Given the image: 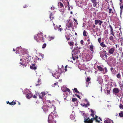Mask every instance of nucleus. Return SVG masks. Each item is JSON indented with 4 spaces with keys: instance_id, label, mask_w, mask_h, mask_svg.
I'll use <instances>...</instances> for the list:
<instances>
[{
    "instance_id": "nucleus-3",
    "label": "nucleus",
    "mask_w": 123,
    "mask_h": 123,
    "mask_svg": "<svg viewBox=\"0 0 123 123\" xmlns=\"http://www.w3.org/2000/svg\"><path fill=\"white\" fill-rule=\"evenodd\" d=\"M56 113H52V112L49 115L48 118V121L49 123H56L55 121L54 120V118L55 117Z\"/></svg>"
},
{
    "instance_id": "nucleus-10",
    "label": "nucleus",
    "mask_w": 123,
    "mask_h": 123,
    "mask_svg": "<svg viewBox=\"0 0 123 123\" xmlns=\"http://www.w3.org/2000/svg\"><path fill=\"white\" fill-rule=\"evenodd\" d=\"M95 24L97 25L98 24H99V26H101L102 24L103 23V21L99 19H96L95 20Z\"/></svg>"
},
{
    "instance_id": "nucleus-6",
    "label": "nucleus",
    "mask_w": 123,
    "mask_h": 123,
    "mask_svg": "<svg viewBox=\"0 0 123 123\" xmlns=\"http://www.w3.org/2000/svg\"><path fill=\"white\" fill-rule=\"evenodd\" d=\"M108 61L111 65H114L116 63L115 59L112 56H110L109 58Z\"/></svg>"
},
{
    "instance_id": "nucleus-63",
    "label": "nucleus",
    "mask_w": 123,
    "mask_h": 123,
    "mask_svg": "<svg viewBox=\"0 0 123 123\" xmlns=\"http://www.w3.org/2000/svg\"><path fill=\"white\" fill-rule=\"evenodd\" d=\"M113 68H112V67H111V69H110V70H111V71H112L113 69Z\"/></svg>"
},
{
    "instance_id": "nucleus-7",
    "label": "nucleus",
    "mask_w": 123,
    "mask_h": 123,
    "mask_svg": "<svg viewBox=\"0 0 123 123\" xmlns=\"http://www.w3.org/2000/svg\"><path fill=\"white\" fill-rule=\"evenodd\" d=\"M58 72L57 71L54 74L52 73V74L53 76L55 77L56 79H58L60 77V75L61 73V72Z\"/></svg>"
},
{
    "instance_id": "nucleus-12",
    "label": "nucleus",
    "mask_w": 123,
    "mask_h": 123,
    "mask_svg": "<svg viewBox=\"0 0 123 123\" xmlns=\"http://www.w3.org/2000/svg\"><path fill=\"white\" fill-rule=\"evenodd\" d=\"M42 108L44 111L45 113L46 112H48V111L49 108L47 106L44 105L43 106Z\"/></svg>"
},
{
    "instance_id": "nucleus-53",
    "label": "nucleus",
    "mask_w": 123,
    "mask_h": 123,
    "mask_svg": "<svg viewBox=\"0 0 123 123\" xmlns=\"http://www.w3.org/2000/svg\"><path fill=\"white\" fill-rule=\"evenodd\" d=\"M51 102L49 100H47V105H48V104H49Z\"/></svg>"
},
{
    "instance_id": "nucleus-1",
    "label": "nucleus",
    "mask_w": 123,
    "mask_h": 123,
    "mask_svg": "<svg viewBox=\"0 0 123 123\" xmlns=\"http://www.w3.org/2000/svg\"><path fill=\"white\" fill-rule=\"evenodd\" d=\"M45 37L43 35L42 33H39L34 36V39L37 42H44Z\"/></svg>"
},
{
    "instance_id": "nucleus-31",
    "label": "nucleus",
    "mask_w": 123,
    "mask_h": 123,
    "mask_svg": "<svg viewBox=\"0 0 123 123\" xmlns=\"http://www.w3.org/2000/svg\"><path fill=\"white\" fill-rule=\"evenodd\" d=\"M52 105H53L52 103L51 102L49 104H48L47 105H45L48 106V107L49 108V107L52 106Z\"/></svg>"
},
{
    "instance_id": "nucleus-48",
    "label": "nucleus",
    "mask_w": 123,
    "mask_h": 123,
    "mask_svg": "<svg viewBox=\"0 0 123 123\" xmlns=\"http://www.w3.org/2000/svg\"><path fill=\"white\" fill-rule=\"evenodd\" d=\"M11 103L12 104V105H15L16 103V102L12 101L11 102Z\"/></svg>"
},
{
    "instance_id": "nucleus-20",
    "label": "nucleus",
    "mask_w": 123,
    "mask_h": 123,
    "mask_svg": "<svg viewBox=\"0 0 123 123\" xmlns=\"http://www.w3.org/2000/svg\"><path fill=\"white\" fill-rule=\"evenodd\" d=\"M100 45L103 48L106 47V45H105L104 43L103 42H102L101 43H100Z\"/></svg>"
},
{
    "instance_id": "nucleus-38",
    "label": "nucleus",
    "mask_w": 123,
    "mask_h": 123,
    "mask_svg": "<svg viewBox=\"0 0 123 123\" xmlns=\"http://www.w3.org/2000/svg\"><path fill=\"white\" fill-rule=\"evenodd\" d=\"M46 43H44L43 44L42 46V48L43 49H44L45 48L46 46Z\"/></svg>"
},
{
    "instance_id": "nucleus-59",
    "label": "nucleus",
    "mask_w": 123,
    "mask_h": 123,
    "mask_svg": "<svg viewBox=\"0 0 123 123\" xmlns=\"http://www.w3.org/2000/svg\"><path fill=\"white\" fill-rule=\"evenodd\" d=\"M80 105H81L83 107H84V106L85 107V104H84L83 105L81 104H80Z\"/></svg>"
},
{
    "instance_id": "nucleus-23",
    "label": "nucleus",
    "mask_w": 123,
    "mask_h": 123,
    "mask_svg": "<svg viewBox=\"0 0 123 123\" xmlns=\"http://www.w3.org/2000/svg\"><path fill=\"white\" fill-rule=\"evenodd\" d=\"M90 111L91 113V114L90 115L92 117H94L95 115L94 111L92 109L90 110Z\"/></svg>"
},
{
    "instance_id": "nucleus-25",
    "label": "nucleus",
    "mask_w": 123,
    "mask_h": 123,
    "mask_svg": "<svg viewBox=\"0 0 123 123\" xmlns=\"http://www.w3.org/2000/svg\"><path fill=\"white\" fill-rule=\"evenodd\" d=\"M74 43L72 41L68 43L69 45L72 47H73L74 46Z\"/></svg>"
},
{
    "instance_id": "nucleus-41",
    "label": "nucleus",
    "mask_w": 123,
    "mask_h": 123,
    "mask_svg": "<svg viewBox=\"0 0 123 123\" xmlns=\"http://www.w3.org/2000/svg\"><path fill=\"white\" fill-rule=\"evenodd\" d=\"M90 80V78H89L88 77H87L86 79V82H88Z\"/></svg>"
},
{
    "instance_id": "nucleus-58",
    "label": "nucleus",
    "mask_w": 123,
    "mask_h": 123,
    "mask_svg": "<svg viewBox=\"0 0 123 123\" xmlns=\"http://www.w3.org/2000/svg\"><path fill=\"white\" fill-rule=\"evenodd\" d=\"M33 98H37V96L35 95H34L33 96Z\"/></svg>"
},
{
    "instance_id": "nucleus-28",
    "label": "nucleus",
    "mask_w": 123,
    "mask_h": 123,
    "mask_svg": "<svg viewBox=\"0 0 123 123\" xmlns=\"http://www.w3.org/2000/svg\"><path fill=\"white\" fill-rule=\"evenodd\" d=\"M41 80L40 79H38V84H36V86H38L41 83Z\"/></svg>"
},
{
    "instance_id": "nucleus-42",
    "label": "nucleus",
    "mask_w": 123,
    "mask_h": 123,
    "mask_svg": "<svg viewBox=\"0 0 123 123\" xmlns=\"http://www.w3.org/2000/svg\"><path fill=\"white\" fill-rule=\"evenodd\" d=\"M119 108L121 109H123V104H120L119 105Z\"/></svg>"
},
{
    "instance_id": "nucleus-8",
    "label": "nucleus",
    "mask_w": 123,
    "mask_h": 123,
    "mask_svg": "<svg viewBox=\"0 0 123 123\" xmlns=\"http://www.w3.org/2000/svg\"><path fill=\"white\" fill-rule=\"evenodd\" d=\"M56 110V108L55 107L54 105H52V106L49 108V111L50 112H51V113L53 112H55V110Z\"/></svg>"
},
{
    "instance_id": "nucleus-40",
    "label": "nucleus",
    "mask_w": 123,
    "mask_h": 123,
    "mask_svg": "<svg viewBox=\"0 0 123 123\" xmlns=\"http://www.w3.org/2000/svg\"><path fill=\"white\" fill-rule=\"evenodd\" d=\"M109 26L110 27V31H113V28H112V27L111 26V25H109Z\"/></svg>"
},
{
    "instance_id": "nucleus-44",
    "label": "nucleus",
    "mask_w": 123,
    "mask_h": 123,
    "mask_svg": "<svg viewBox=\"0 0 123 123\" xmlns=\"http://www.w3.org/2000/svg\"><path fill=\"white\" fill-rule=\"evenodd\" d=\"M101 37L99 38L98 39V42L99 43H101Z\"/></svg>"
},
{
    "instance_id": "nucleus-29",
    "label": "nucleus",
    "mask_w": 123,
    "mask_h": 123,
    "mask_svg": "<svg viewBox=\"0 0 123 123\" xmlns=\"http://www.w3.org/2000/svg\"><path fill=\"white\" fill-rule=\"evenodd\" d=\"M49 41L51 40L52 39H53L54 38V37H51L49 36Z\"/></svg>"
},
{
    "instance_id": "nucleus-54",
    "label": "nucleus",
    "mask_w": 123,
    "mask_h": 123,
    "mask_svg": "<svg viewBox=\"0 0 123 123\" xmlns=\"http://www.w3.org/2000/svg\"><path fill=\"white\" fill-rule=\"evenodd\" d=\"M112 9H111V8H110L109 9V13H111V11H112Z\"/></svg>"
},
{
    "instance_id": "nucleus-49",
    "label": "nucleus",
    "mask_w": 123,
    "mask_h": 123,
    "mask_svg": "<svg viewBox=\"0 0 123 123\" xmlns=\"http://www.w3.org/2000/svg\"><path fill=\"white\" fill-rule=\"evenodd\" d=\"M111 34L114 37H115V36H114V33L113 32V31H111Z\"/></svg>"
},
{
    "instance_id": "nucleus-22",
    "label": "nucleus",
    "mask_w": 123,
    "mask_h": 123,
    "mask_svg": "<svg viewBox=\"0 0 123 123\" xmlns=\"http://www.w3.org/2000/svg\"><path fill=\"white\" fill-rule=\"evenodd\" d=\"M93 45L92 44L91 45H90L89 46V48H90V50L92 51V52H93Z\"/></svg>"
},
{
    "instance_id": "nucleus-56",
    "label": "nucleus",
    "mask_w": 123,
    "mask_h": 123,
    "mask_svg": "<svg viewBox=\"0 0 123 123\" xmlns=\"http://www.w3.org/2000/svg\"><path fill=\"white\" fill-rule=\"evenodd\" d=\"M74 21H75V22L77 23V24H78L77 20H76L75 18H74Z\"/></svg>"
},
{
    "instance_id": "nucleus-11",
    "label": "nucleus",
    "mask_w": 123,
    "mask_h": 123,
    "mask_svg": "<svg viewBox=\"0 0 123 123\" xmlns=\"http://www.w3.org/2000/svg\"><path fill=\"white\" fill-rule=\"evenodd\" d=\"M61 89L62 91L63 92H68L70 93V91L69 89L67 87H62L61 88Z\"/></svg>"
},
{
    "instance_id": "nucleus-4",
    "label": "nucleus",
    "mask_w": 123,
    "mask_h": 123,
    "mask_svg": "<svg viewBox=\"0 0 123 123\" xmlns=\"http://www.w3.org/2000/svg\"><path fill=\"white\" fill-rule=\"evenodd\" d=\"M100 55L101 57L104 60H106L107 59V56L106 55V52L105 50L101 51L100 52Z\"/></svg>"
},
{
    "instance_id": "nucleus-36",
    "label": "nucleus",
    "mask_w": 123,
    "mask_h": 123,
    "mask_svg": "<svg viewBox=\"0 0 123 123\" xmlns=\"http://www.w3.org/2000/svg\"><path fill=\"white\" fill-rule=\"evenodd\" d=\"M77 99L76 98H73L72 99V101L73 102L76 101H77Z\"/></svg>"
},
{
    "instance_id": "nucleus-62",
    "label": "nucleus",
    "mask_w": 123,
    "mask_h": 123,
    "mask_svg": "<svg viewBox=\"0 0 123 123\" xmlns=\"http://www.w3.org/2000/svg\"><path fill=\"white\" fill-rule=\"evenodd\" d=\"M85 100L86 101V102L87 103H88V102H89L86 99H85Z\"/></svg>"
},
{
    "instance_id": "nucleus-34",
    "label": "nucleus",
    "mask_w": 123,
    "mask_h": 123,
    "mask_svg": "<svg viewBox=\"0 0 123 123\" xmlns=\"http://www.w3.org/2000/svg\"><path fill=\"white\" fill-rule=\"evenodd\" d=\"M83 36L85 37H86L87 36V35L86 34V32L85 30H84V31L83 33Z\"/></svg>"
},
{
    "instance_id": "nucleus-39",
    "label": "nucleus",
    "mask_w": 123,
    "mask_h": 123,
    "mask_svg": "<svg viewBox=\"0 0 123 123\" xmlns=\"http://www.w3.org/2000/svg\"><path fill=\"white\" fill-rule=\"evenodd\" d=\"M85 107H86L88 106H89L90 105V104L89 102L87 103L85 105Z\"/></svg>"
},
{
    "instance_id": "nucleus-15",
    "label": "nucleus",
    "mask_w": 123,
    "mask_h": 123,
    "mask_svg": "<svg viewBox=\"0 0 123 123\" xmlns=\"http://www.w3.org/2000/svg\"><path fill=\"white\" fill-rule=\"evenodd\" d=\"M73 22H70L68 24L66 25V26L68 27V28L70 27L72 28L73 27Z\"/></svg>"
},
{
    "instance_id": "nucleus-50",
    "label": "nucleus",
    "mask_w": 123,
    "mask_h": 123,
    "mask_svg": "<svg viewBox=\"0 0 123 123\" xmlns=\"http://www.w3.org/2000/svg\"><path fill=\"white\" fill-rule=\"evenodd\" d=\"M75 96H76L78 98H79V99L80 98V96L79 95H77L76 94H75Z\"/></svg>"
},
{
    "instance_id": "nucleus-43",
    "label": "nucleus",
    "mask_w": 123,
    "mask_h": 123,
    "mask_svg": "<svg viewBox=\"0 0 123 123\" xmlns=\"http://www.w3.org/2000/svg\"><path fill=\"white\" fill-rule=\"evenodd\" d=\"M58 84V82H56L54 83V84H53L52 86L53 87H55L56 85H57Z\"/></svg>"
},
{
    "instance_id": "nucleus-24",
    "label": "nucleus",
    "mask_w": 123,
    "mask_h": 123,
    "mask_svg": "<svg viewBox=\"0 0 123 123\" xmlns=\"http://www.w3.org/2000/svg\"><path fill=\"white\" fill-rule=\"evenodd\" d=\"M49 17L50 18V20L53 19L54 18L52 13H50Z\"/></svg>"
},
{
    "instance_id": "nucleus-16",
    "label": "nucleus",
    "mask_w": 123,
    "mask_h": 123,
    "mask_svg": "<svg viewBox=\"0 0 123 123\" xmlns=\"http://www.w3.org/2000/svg\"><path fill=\"white\" fill-rule=\"evenodd\" d=\"M119 92L118 89L117 88H114L113 90V93L117 94Z\"/></svg>"
},
{
    "instance_id": "nucleus-5",
    "label": "nucleus",
    "mask_w": 123,
    "mask_h": 123,
    "mask_svg": "<svg viewBox=\"0 0 123 123\" xmlns=\"http://www.w3.org/2000/svg\"><path fill=\"white\" fill-rule=\"evenodd\" d=\"M97 68L99 71L103 72L104 74H105L108 72L107 68L106 67H105L104 68H103L101 66H98Z\"/></svg>"
},
{
    "instance_id": "nucleus-19",
    "label": "nucleus",
    "mask_w": 123,
    "mask_h": 123,
    "mask_svg": "<svg viewBox=\"0 0 123 123\" xmlns=\"http://www.w3.org/2000/svg\"><path fill=\"white\" fill-rule=\"evenodd\" d=\"M58 5L59 7H60L64 8V6L63 4L61 2H58Z\"/></svg>"
},
{
    "instance_id": "nucleus-26",
    "label": "nucleus",
    "mask_w": 123,
    "mask_h": 123,
    "mask_svg": "<svg viewBox=\"0 0 123 123\" xmlns=\"http://www.w3.org/2000/svg\"><path fill=\"white\" fill-rule=\"evenodd\" d=\"M105 123H110L111 120L109 119H107L104 121Z\"/></svg>"
},
{
    "instance_id": "nucleus-13",
    "label": "nucleus",
    "mask_w": 123,
    "mask_h": 123,
    "mask_svg": "<svg viewBox=\"0 0 123 123\" xmlns=\"http://www.w3.org/2000/svg\"><path fill=\"white\" fill-rule=\"evenodd\" d=\"M115 50V49L114 47L111 48L109 50L108 53L110 54H113L114 53Z\"/></svg>"
},
{
    "instance_id": "nucleus-30",
    "label": "nucleus",
    "mask_w": 123,
    "mask_h": 123,
    "mask_svg": "<svg viewBox=\"0 0 123 123\" xmlns=\"http://www.w3.org/2000/svg\"><path fill=\"white\" fill-rule=\"evenodd\" d=\"M119 116L120 117H123V111H121L120 113L119 114Z\"/></svg>"
},
{
    "instance_id": "nucleus-52",
    "label": "nucleus",
    "mask_w": 123,
    "mask_h": 123,
    "mask_svg": "<svg viewBox=\"0 0 123 123\" xmlns=\"http://www.w3.org/2000/svg\"><path fill=\"white\" fill-rule=\"evenodd\" d=\"M84 42L83 40H81L80 41V43L81 44H83Z\"/></svg>"
},
{
    "instance_id": "nucleus-55",
    "label": "nucleus",
    "mask_w": 123,
    "mask_h": 123,
    "mask_svg": "<svg viewBox=\"0 0 123 123\" xmlns=\"http://www.w3.org/2000/svg\"><path fill=\"white\" fill-rule=\"evenodd\" d=\"M61 1H62V2H63V3L64 4L65 6V7H66L67 6V5L65 4L64 2H63V0H62Z\"/></svg>"
},
{
    "instance_id": "nucleus-45",
    "label": "nucleus",
    "mask_w": 123,
    "mask_h": 123,
    "mask_svg": "<svg viewBox=\"0 0 123 123\" xmlns=\"http://www.w3.org/2000/svg\"><path fill=\"white\" fill-rule=\"evenodd\" d=\"M57 29H58V31H60V32H61V31L63 30V29L62 28H60L58 27Z\"/></svg>"
},
{
    "instance_id": "nucleus-27",
    "label": "nucleus",
    "mask_w": 123,
    "mask_h": 123,
    "mask_svg": "<svg viewBox=\"0 0 123 123\" xmlns=\"http://www.w3.org/2000/svg\"><path fill=\"white\" fill-rule=\"evenodd\" d=\"M65 37L67 39V41H68V40H69L70 39V38L69 37V35L68 34L66 35L65 36Z\"/></svg>"
},
{
    "instance_id": "nucleus-18",
    "label": "nucleus",
    "mask_w": 123,
    "mask_h": 123,
    "mask_svg": "<svg viewBox=\"0 0 123 123\" xmlns=\"http://www.w3.org/2000/svg\"><path fill=\"white\" fill-rule=\"evenodd\" d=\"M31 69L35 70L37 69V67L35 66V64H32L30 66Z\"/></svg>"
},
{
    "instance_id": "nucleus-60",
    "label": "nucleus",
    "mask_w": 123,
    "mask_h": 123,
    "mask_svg": "<svg viewBox=\"0 0 123 123\" xmlns=\"http://www.w3.org/2000/svg\"><path fill=\"white\" fill-rule=\"evenodd\" d=\"M75 57L76 58V59H78V56L77 55H76L75 56Z\"/></svg>"
},
{
    "instance_id": "nucleus-33",
    "label": "nucleus",
    "mask_w": 123,
    "mask_h": 123,
    "mask_svg": "<svg viewBox=\"0 0 123 123\" xmlns=\"http://www.w3.org/2000/svg\"><path fill=\"white\" fill-rule=\"evenodd\" d=\"M74 90L75 92L77 93H79L80 94V93H80L77 90V89L76 88H75Z\"/></svg>"
},
{
    "instance_id": "nucleus-21",
    "label": "nucleus",
    "mask_w": 123,
    "mask_h": 123,
    "mask_svg": "<svg viewBox=\"0 0 123 123\" xmlns=\"http://www.w3.org/2000/svg\"><path fill=\"white\" fill-rule=\"evenodd\" d=\"M32 96V94L30 93H28L26 95V97L28 98H31Z\"/></svg>"
},
{
    "instance_id": "nucleus-47",
    "label": "nucleus",
    "mask_w": 123,
    "mask_h": 123,
    "mask_svg": "<svg viewBox=\"0 0 123 123\" xmlns=\"http://www.w3.org/2000/svg\"><path fill=\"white\" fill-rule=\"evenodd\" d=\"M29 6L27 4H26L25 5L23 6V7L24 8H25L26 7H27Z\"/></svg>"
},
{
    "instance_id": "nucleus-46",
    "label": "nucleus",
    "mask_w": 123,
    "mask_h": 123,
    "mask_svg": "<svg viewBox=\"0 0 123 123\" xmlns=\"http://www.w3.org/2000/svg\"><path fill=\"white\" fill-rule=\"evenodd\" d=\"M107 94L108 95L110 94V91L109 90H107Z\"/></svg>"
},
{
    "instance_id": "nucleus-9",
    "label": "nucleus",
    "mask_w": 123,
    "mask_h": 123,
    "mask_svg": "<svg viewBox=\"0 0 123 123\" xmlns=\"http://www.w3.org/2000/svg\"><path fill=\"white\" fill-rule=\"evenodd\" d=\"M46 94V93L45 92H43L41 93L39 95V96L40 98H41L43 100L44 96Z\"/></svg>"
},
{
    "instance_id": "nucleus-57",
    "label": "nucleus",
    "mask_w": 123,
    "mask_h": 123,
    "mask_svg": "<svg viewBox=\"0 0 123 123\" xmlns=\"http://www.w3.org/2000/svg\"><path fill=\"white\" fill-rule=\"evenodd\" d=\"M120 8L121 9V10H122V9L123 8V6L122 5V6H121L120 7Z\"/></svg>"
},
{
    "instance_id": "nucleus-61",
    "label": "nucleus",
    "mask_w": 123,
    "mask_h": 123,
    "mask_svg": "<svg viewBox=\"0 0 123 123\" xmlns=\"http://www.w3.org/2000/svg\"><path fill=\"white\" fill-rule=\"evenodd\" d=\"M93 14L94 15L95 14V15H96V12H93Z\"/></svg>"
},
{
    "instance_id": "nucleus-35",
    "label": "nucleus",
    "mask_w": 123,
    "mask_h": 123,
    "mask_svg": "<svg viewBox=\"0 0 123 123\" xmlns=\"http://www.w3.org/2000/svg\"><path fill=\"white\" fill-rule=\"evenodd\" d=\"M113 37L112 36H111L109 37V39L110 40L113 41Z\"/></svg>"
},
{
    "instance_id": "nucleus-17",
    "label": "nucleus",
    "mask_w": 123,
    "mask_h": 123,
    "mask_svg": "<svg viewBox=\"0 0 123 123\" xmlns=\"http://www.w3.org/2000/svg\"><path fill=\"white\" fill-rule=\"evenodd\" d=\"M92 2L93 3V6L94 7H96L97 5V3L96 2L97 0H91Z\"/></svg>"
},
{
    "instance_id": "nucleus-14",
    "label": "nucleus",
    "mask_w": 123,
    "mask_h": 123,
    "mask_svg": "<svg viewBox=\"0 0 123 123\" xmlns=\"http://www.w3.org/2000/svg\"><path fill=\"white\" fill-rule=\"evenodd\" d=\"M80 52L79 50L77 49H74L72 52V54L74 55H75L78 54Z\"/></svg>"
},
{
    "instance_id": "nucleus-51",
    "label": "nucleus",
    "mask_w": 123,
    "mask_h": 123,
    "mask_svg": "<svg viewBox=\"0 0 123 123\" xmlns=\"http://www.w3.org/2000/svg\"><path fill=\"white\" fill-rule=\"evenodd\" d=\"M67 65H66L65 67V72H66L67 71Z\"/></svg>"
},
{
    "instance_id": "nucleus-32",
    "label": "nucleus",
    "mask_w": 123,
    "mask_h": 123,
    "mask_svg": "<svg viewBox=\"0 0 123 123\" xmlns=\"http://www.w3.org/2000/svg\"><path fill=\"white\" fill-rule=\"evenodd\" d=\"M53 26L54 27V29L55 30H56L58 28V27L57 25H55L54 23H53Z\"/></svg>"
},
{
    "instance_id": "nucleus-2",
    "label": "nucleus",
    "mask_w": 123,
    "mask_h": 123,
    "mask_svg": "<svg viewBox=\"0 0 123 123\" xmlns=\"http://www.w3.org/2000/svg\"><path fill=\"white\" fill-rule=\"evenodd\" d=\"M93 117V118L90 119L89 117H84V122L85 123H93V121L95 120L96 122L99 123H100V121L98 120V117L97 115H95V117Z\"/></svg>"
},
{
    "instance_id": "nucleus-64",
    "label": "nucleus",
    "mask_w": 123,
    "mask_h": 123,
    "mask_svg": "<svg viewBox=\"0 0 123 123\" xmlns=\"http://www.w3.org/2000/svg\"><path fill=\"white\" fill-rule=\"evenodd\" d=\"M95 26H96L95 25H93L92 27L93 28H95Z\"/></svg>"
},
{
    "instance_id": "nucleus-37",
    "label": "nucleus",
    "mask_w": 123,
    "mask_h": 123,
    "mask_svg": "<svg viewBox=\"0 0 123 123\" xmlns=\"http://www.w3.org/2000/svg\"><path fill=\"white\" fill-rule=\"evenodd\" d=\"M116 76L117 78H120L121 77V75L120 74V73H118L117 74Z\"/></svg>"
}]
</instances>
